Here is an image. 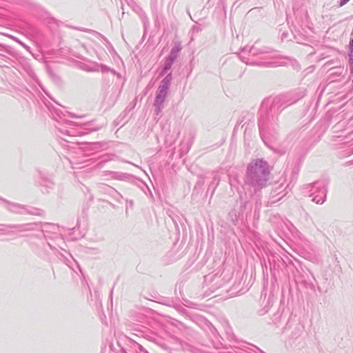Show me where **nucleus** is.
Returning a JSON list of instances; mask_svg holds the SVG:
<instances>
[{
    "instance_id": "obj_1",
    "label": "nucleus",
    "mask_w": 353,
    "mask_h": 353,
    "mask_svg": "<svg viewBox=\"0 0 353 353\" xmlns=\"http://www.w3.org/2000/svg\"><path fill=\"white\" fill-rule=\"evenodd\" d=\"M269 168L261 160L252 163L248 168V176L253 185L263 186L268 179Z\"/></svg>"
},
{
    "instance_id": "obj_2",
    "label": "nucleus",
    "mask_w": 353,
    "mask_h": 353,
    "mask_svg": "<svg viewBox=\"0 0 353 353\" xmlns=\"http://www.w3.org/2000/svg\"><path fill=\"white\" fill-rule=\"evenodd\" d=\"M350 0H341L340 1V6H343L346 4Z\"/></svg>"
},
{
    "instance_id": "obj_3",
    "label": "nucleus",
    "mask_w": 353,
    "mask_h": 353,
    "mask_svg": "<svg viewBox=\"0 0 353 353\" xmlns=\"http://www.w3.org/2000/svg\"><path fill=\"white\" fill-rule=\"evenodd\" d=\"M351 43H352V45H353V39L352 40Z\"/></svg>"
}]
</instances>
